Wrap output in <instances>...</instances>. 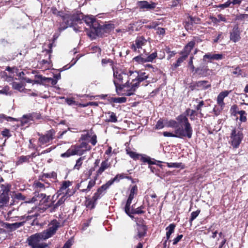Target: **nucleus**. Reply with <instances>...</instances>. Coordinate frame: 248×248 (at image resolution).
<instances>
[{"label": "nucleus", "instance_id": "1", "mask_svg": "<svg viewBox=\"0 0 248 248\" xmlns=\"http://www.w3.org/2000/svg\"><path fill=\"white\" fill-rule=\"evenodd\" d=\"M130 78L127 80L124 87L127 88L126 93L124 94L126 96H130L134 94L135 92L138 88L139 84L141 81L148 78V75L145 72H130Z\"/></svg>", "mask_w": 248, "mask_h": 248}, {"label": "nucleus", "instance_id": "2", "mask_svg": "<svg viewBox=\"0 0 248 248\" xmlns=\"http://www.w3.org/2000/svg\"><path fill=\"white\" fill-rule=\"evenodd\" d=\"M176 120L181 125V127L177 128L175 130V133L177 134L178 138L186 137L189 139L191 138L193 130L186 116L182 114L177 117Z\"/></svg>", "mask_w": 248, "mask_h": 248}, {"label": "nucleus", "instance_id": "3", "mask_svg": "<svg viewBox=\"0 0 248 248\" xmlns=\"http://www.w3.org/2000/svg\"><path fill=\"white\" fill-rule=\"evenodd\" d=\"M45 185L40 182H34L33 187L35 190L34 195L31 199H29L25 201L26 203H34L39 201L40 202H45L47 201L48 197L46 198V195L43 193H39L40 191H43L46 188H48L49 184L46 183Z\"/></svg>", "mask_w": 248, "mask_h": 248}, {"label": "nucleus", "instance_id": "4", "mask_svg": "<svg viewBox=\"0 0 248 248\" xmlns=\"http://www.w3.org/2000/svg\"><path fill=\"white\" fill-rule=\"evenodd\" d=\"M91 149V146L86 142H82L79 145H72L67 151L62 154V157H69L74 155H81Z\"/></svg>", "mask_w": 248, "mask_h": 248}, {"label": "nucleus", "instance_id": "5", "mask_svg": "<svg viewBox=\"0 0 248 248\" xmlns=\"http://www.w3.org/2000/svg\"><path fill=\"white\" fill-rule=\"evenodd\" d=\"M113 75L114 77L113 82L115 85L116 88L117 89L119 88L121 90H124V91L126 93L127 88L124 87V85L127 80L129 81L130 75H128L121 71H114Z\"/></svg>", "mask_w": 248, "mask_h": 248}, {"label": "nucleus", "instance_id": "6", "mask_svg": "<svg viewBox=\"0 0 248 248\" xmlns=\"http://www.w3.org/2000/svg\"><path fill=\"white\" fill-rule=\"evenodd\" d=\"M63 21L65 24V26L63 27H60L59 28L60 31H63L66 29L68 27L73 26L76 22L78 21L80 18L78 15L75 12L69 13L68 12L64 13V15H60Z\"/></svg>", "mask_w": 248, "mask_h": 248}, {"label": "nucleus", "instance_id": "7", "mask_svg": "<svg viewBox=\"0 0 248 248\" xmlns=\"http://www.w3.org/2000/svg\"><path fill=\"white\" fill-rule=\"evenodd\" d=\"M243 138L242 131L237 129H233L230 134L229 143L233 148H238Z\"/></svg>", "mask_w": 248, "mask_h": 248}, {"label": "nucleus", "instance_id": "8", "mask_svg": "<svg viewBox=\"0 0 248 248\" xmlns=\"http://www.w3.org/2000/svg\"><path fill=\"white\" fill-rule=\"evenodd\" d=\"M231 91H224L221 92L217 95V105H216L213 109V111L216 115H218L225 107L224 99L228 96L231 93Z\"/></svg>", "mask_w": 248, "mask_h": 248}, {"label": "nucleus", "instance_id": "9", "mask_svg": "<svg viewBox=\"0 0 248 248\" xmlns=\"http://www.w3.org/2000/svg\"><path fill=\"white\" fill-rule=\"evenodd\" d=\"M60 226V224L57 220H52L49 224L48 228L40 233L43 239L46 240L51 237L55 233Z\"/></svg>", "mask_w": 248, "mask_h": 248}, {"label": "nucleus", "instance_id": "10", "mask_svg": "<svg viewBox=\"0 0 248 248\" xmlns=\"http://www.w3.org/2000/svg\"><path fill=\"white\" fill-rule=\"evenodd\" d=\"M55 132L53 129H51L46 133L45 135H41L38 139L40 145L49 144L54 139Z\"/></svg>", "mask_w": 248, "mask_h": 248}, {"label": "nucleus", "instance_id": "11", "mask_svg": "<svg viewBox=\"0 0 248 248\" xmlns=\"http://www.w3.org/2000/svg\"><path fill=\"white\" fill-rule=\"evenodd\" d=\"M147 40L143 36L137 37L135 41V43L131 46V49L135 52L140 53V49L146 45Z\"/></svg>", "mask_w": 248, "mask_h": 248}, {"label": "nucleus", "instance_id": "12", "mask_svg": "<svg viewBox=\"0 0 248 248\" xmlns=\"http://www.w3.org/2000/svg\"><path fill=\"white\" fill-rule=\"evenodd\" d=\"M157 4L151 1H139L137 2L138 7L142 11H147L154 9Z\"/></svg>", "mask_w": 248, "mask_h": 248}, {"label": "nucleus", "instance_id": "13", "mask_svg": "<svg viewBox=\"0 0 248 248\" xmlns=\"http://www.w3.org/2000/svg\"><path fill=\"white\" fill-rule=\"evenodd\" d=\"M71 185L72 183L69 181H64L62 182L60 189L57 192V197H59L61 195H65L70 196L72 195V193L69 189L68 187Z\"/></svg>", "mask_w": 248, "mask_h": 248}, {"label": "nucleus", "instance_id": "14", "mask_svg": "<svg viewBox=\"0 0 248 248\" xmlns=\"http://www.w3.org/2000/svg\"><path fill=\"white\" fill-rule=\"evenodd\" d=\"M43 240L40 233L32 235L28 239L29 244L32 246V248L39 245V242Z\"/></svg>", "mask_w": 248, "mask_h": 248}, {"label": "nucleus", "instance_id": "15", "mask_svg": "<svg viewBox=\"0 0 248 248\" xmlns=\"http://www.w3.org/2000/svg\"><path fill=\"white\" fill-rule=\"evenodd\" d=\"M83 19L89 27H92L95 31H97V27L96 26H98V25L95 19L93 16H86L84 17Z\"/></svg>", "mask_w": 248, "mask_h": 248}, {"label": "nucleus", "instance_id": "16", "mask_svg": "<svg viewBox=\"0 0 248 248\" xmlns=\"http://www.w3.org/2000/svg\"><path fill=\"white\" fill-rule=\"evenodd\" d=\"M110 167L111 164L108 162V159L103 161L101 163L98 170L96 172V176H99L101 175L105 170L110 168Z\"/></svg>", "mask_w": 248, "mask_h": 248}, {"label": "nucleus", "instance_id": "17", "mask_svg": "<svg viewBox=\"0 0 248 248\" xmlns=\"http://www.w3.org/2000/svg\"><path fill=\"white\" fill-rule=\"evenodd\" d=\"M241 39L240 32L238 26H235L230 33V40L235 43Z\"/></svg>", "mask_w": 248, "mask_h": 248}, {"label": "nucleus", "instance_id": "18", "mask_svg": "<svg viewBox=\"0 0 248 248\" xmlns=\"http://www.w3.org/2000/svg\"><path fill=\"white\" fill-rule=\"evenodd\" d=\"M195 72L202 76L205 77L210 75L212 71L208 68L207 66L203 65L195 69Z\"/></svg>", "mask_w": 248, "mask_h": 248}, {"label": "nucleus", "instance_id": "19", "mask_svg": "<svg viewBox=\"0 0 248 248\" xmlns=\"http://www.w3.org/2000/svg\"><path fill=\"white\" fill-rule=\"evenodd\" d=\"M223 58V56L221 54H212L207 53L203 56V61L205 62L206 59L210 60H221Z\"/></svg>", "mask_w": 248, "mask_h": 248}, {"label": "nucleus", "instance_id": "20", "mask_svg": "<svg viewBox=\"0 0 248 248\" xmlns=\"http://www.w3.org/2000/svg\"><path fill=\"white\" fill-rule=\"evenodd\" d=\"M195 44L194 41H191L189 42L184 47V50L182 51V55L186 56L187 57L191 49L193 48Z\"/></svg>", "mask_w": 248, "mask_h": 248}, {"label": "nucleus", "instance_id": "21", "mask_svg": "<svg viewBox=\"0 0 248 248\" xmlns=\"http://www.w3.org/2000/svg\"><path fill=\"white\" fill-rule=\"evenodd\" d=\"M123 178L122 176L117 175L113 179L111 182L109 181L107 184L102 186L98 190L99 192H101L102 193L106 190L108 187L112 184V183L116 181H119L120 179Z\"/></svg>", "mask_w": 248, "mask_h": 248}, {"label": "nucleus", "instance_id": "22", "mask_svg": "<svg viewBox=\"0 0 248 248\" xmlns=\"http://www.w3.org/2000/svg\"><path fill=\"white\" fill-rule=\"evenodd\" d=\"M9 191V189L6 188L4 190V192L0 195V203L3 204L8 202L9 200V197L8 196Z\"/></svg>", "mask_w": 248, "mask_h": 248}, {"label": "nucleus", "instance_id": "23", "mask_svg": "<svg viewBox=\"0 0 248 248\" xmlns=\"http://www.w3.org/2000/svg\"><path fill=\"white\" fill-rule=\"evenodd\" d=\"M200 22V19L198 17H193L189 16L188 18V21L186 22L185 25V28L186 29H191L193 24H199Z\"/></svg>", "mask_w": 248, "mask_h": 248}, {"label": "nucleus", "instance_id": "24", "mask_svg": "<svg viewBox=\"0 0 248 248\" xmlns=\"http://www.w3.org/2000/svg\"><path fill=\"white\" fill-rule=\"evenodd\" d=\"M34 156V154H32L31 155H26V156H21L19 157L18 160L16 162V165H20L24 163L29 162V159L31 158H32Z\"/></svg>", "mask_w": 248, "mask_h": 248}, {"label": "nucleus", "instance_id": "25", "mask_svg": "<svg viewBox=\"0 0 248 248\" xmlns=\"http://www.w3.org/2000/svg\"><path fill=\"white\" fill-rule=\"evenodd\" d=\"M195 86L201 89H206L211 87V84H209L207 81L202 80L196 82Z\"/></svg>", "mask_w": 248, "mask_h": 248}, {"label": "nucleus", "instance_id": "26", "mask_svg": "<svg viewBox=\"0 0 248 248\" xmlns=\"http://www.w3.org/2000/svg\"><path fill=\"white\" fill-rule=\"evenodd\" d=\"M137 230L138 236L139 238H141L145 235L146 233L147 228L145 225H138Z\"/></svg>", "mask_w": 248, "mask_h": 248}, {"label": "nucleus", "instance_id": "27", "mask_svg": "<svg viewBox=\"0 0 248 248\" xmlns=\"http://www.w3.org/2000/svg\"><path fill=\"white\" fill-rule=\"evenodd\" d=\"M175 225L174 224H170L166 229V239L168 240L170 238V235L174 232Z\"/></svg>", "mask_w": 248, "mask_h": 248}, {"label": "nucleus", "instance_id": "28", "mask_svg": "<svg viewBox=\"0 0 248 248\" xmlns=\"http://www.w3.org/2000/svg\"><path fill=\"white\" fill-rule=\"evenodd\" d=\"M37 78H40L41 81H44V82H49V81H51V85H55L57 84V80H55L53 78H46L43 77V76L39 75L38 76H36Z\"/></svg>", "mask_w": 248, "mask_h": 248}, {"label": "nucleus", "instance_id": "29", "mask_svg": "<svg viewBox=\"0 0 248 248\" xmlns=\"http://www.w3.org/2000/svg\"><path fill=\"white\" fill-rule=\"evenodd\" d=\"M32 121V118L31 115H24L21 118V124L23 125Z\"/></svg>", "mask_w": 248, "mask_h": 248}, {"label": "nucleus", "instance_id": "30", "mask_svg": "<svg viewBox=\"0 0 248 248\" xmlns=\"http://www.w3.org/2000/svg\"><path fill=\"white\" fill-rule=\"evenodd\" d=\"M61 197L60 198L58 202L54 205V208H57L58 206H60L62 204H63L66 199L69 197V196L65 195H61Z\"/></svg>", "mask_w": 248, "mask_h": 248}, {"label": "nucleus", "instance_id": "31", "mask_svg": "<svg viewBox=\"0 0 248 248\" xmlns=\"http://www.w3.org/2000/svg\"><path fill=\"white\" fill-rule=\"evenodd\" d=\"M185 115V114H184ZM197 114L195 110L190 109L189 108H188L185 111V116H190V119L194 120L195 118V116H197Z\"/></svg>", "mask_w": 248, "mask_h": 248}, {"label": "nucleus", "instance_id": "32", "mask_svg": "<svg viewBox=\"0 0 248 248\" xmlns=\"http://www.w3.org/2000/svg\"><path fill=\"white\" fill-rule=\"evenodd\" d=\"M15 210H11V211H9L8 212L7 215L5 216V218L6 220H8V221H10L11 220V221H14V220H16V218H18V217L17 216H12V213Z\"/></svg>", "mask_w": 248, "mask_h": 248}, {"label": "nucleus", "instance_id": "33", "mask_svg": "<svg viewBox=\"0 0 248 248\" xmlns=\"http://www.w3.org/2000/svg\"><path fill=\"white\" fill-rule=\"evenodd\" d=\"M126 152L127 154H128L131 158H133L134 159H138L139 156L140 155L131 151L129 148L126 149Z\"/></svg>", "mask_w": 248, "mask_h": 248}, {"label": "nucleus", "instance_id": "34", "mask_svg": "<svg viewBox=\"0 0 248 248\" xmlns=\"http://www.w3.org/2000/svg\"><path fill=\"white\" fill-rule=\"evenodd\" d=\"M95 180H90L89 182L87 188L81 189L80 190L83 192L89 191L91 190V189L95 185Z\"/></svg>", "mask_w": 248, "mask_h": 248}, {"label": "nucleus", "instance_id": "35", "mask_svg": "<svg viewBox=\"0 0 248 248\" xmlns=\"http://www.w3.org/2000/svg\"><path fill=\"white\" fill-rule=\"evenodd\" d=\"M108 121L112 123H116L117 121V118L115 114L113 112H108Z\"/></svg>", "mask_w": 248, "mask_h": 248}, {"label": "nucleus", "instance_id": "36", "mask_svg": "<svg viewBox=\"0 0 248 248\" xmlns=\"http://www.w3.org/2000/svg\"><path fill=\"white\" fill-rule=\"evenodd\" d=\"M13 89L21 92L23 88V84L20 82H14L12 83Z\"/></svg>", "mask_w": 248, "mask_h": 248}, {"label": "nucleus", "instance_id": "37", "mask_svg": "<svg viewBox=\"0 0 248 248\" xmlns=\"http://www.w3.org/2000/svg\"><path fill=\"white\" fill-rule=\"evenodd\" d=\"M240 115L239 120L241 122H246L247 121L246 112L244 110L238 111L236 112Z\"/></svg>", "mask_w": 248, "mask_h": 248}, {"label": "nucleus", "instance_id": "38", "mask_svg": "<svg viewBox=\"0 0 248 248\" xmlns=\"http://www.w3.org/2000/svg\"><path fill=\"white\" fill-rule=\"evenodd\" d=\"M165 126L169 127L176 128L178 126V123L174 120H170L165 123Z\"/></svg>", "mask_w": 248, "mask_h": 248}, {"label": "nucleus", "instance_id": "39", "mask_svg": "<svg viewBox=\"0 0 248 248\" xmlns=\"http://www.w3.org/2000/svg\"><path fill=\"white\" fill-rule=\"evenodd\" d=\"M84 159V157H80L76 161V165L74 166V169L79 170L82 164V161Z\"/></svg>", "mask_w": 248, "mask_h": 248}, {"label": "nucleus", "instance_id": "40", "mask_svg": "<svg viewBox=\"0 0 248 248\" xmlns=\"http://www.w3.org/2000/svg\"><path fill=\"white\" fill-rule=\"evenodd\" d=\"M204 102L203 101H201L198 102V104L195 107V108L197 111L199 112V113L200 115L202 117L203 114L202 113L201 110H202V108L204 106Z\"/></svg>", "mask_w": 248, "mask_h": 248}, {"label": "nucleus", "instance_id": "41", "mask_svg": "<svg viewBox=\"0 0 248 248\" xmlns=\"http://www.w3.org/2000/svg\"><path fill=\"white\" fill-rule=\"evenodd\" d=\"M112 100L114 103H122L126 102V98L124 97H114L112 98Z\"/></svg>", "mask_w": 248, "mask_h": 248}, {"label": "nucleus", "instance_id": "42", "mask_svg": "<svg viewBox=\"0 0 248 248\" xmlns=\"http://www.w3.org/2000/svg\"><path fill=\"white\" fill-rule=\"evenodd\" d=\"M156 57V52L152 53L146 58V62H152Z\"/></svg>", "mask_w": 248, "mask_h": 248}, {"label": "nucleus", "instance_id": "43", "mask_svg": "<svg viewBox=\"0 0 248 248\" xmlns=\"http://www.w3.org/2000/svg\"><path fill=\"white\" fill-rule=\"evenodd\" d=\"M200 213V210H197L196 211L192 212L191 213L190 218L189 220V221L191 224L192 223V222L193 221V220H194L198 216Z\"/></svg>", "mask_w": 248, "mask_h": 248}, {"label": "nucleus", "instance_id": "44", "mask_svg": "<svg viewBox=\"0 0 248 248\" xmlns=\"http://www.w3.org/2000/svg\"><path fill=\"white\" fill-rule=\"evenodd\" d=\"M137 187L136 186H133L130 189V192L128 197L133 199L134 196L137 193Z\"/></svg>", "mask_w": 248, "mask_h": 248}, {"label": "nucleus", "instance_id": "45", "mask_svg": "<svg viewBox=\"0 0 248 248\" xmlns=\"http://www.w3.org/2000/svg\"><path fill=\"white\" fill-rule=\"evenodd\" d=\"M96 202H94L93 199L86 201V205L87 207L93 209L94 207Z\"/></svg>", "mask_w": 248, "mask_h": 248}, {"label": "nucleus", "instance_id": "46", "mask_svg": "<svg viewBox=\"0 0 248 248\" xmlns=\"http://www.w3.org/2000/svg\"><path fill=\"white\" fill-rule=\"evenodd\" d=\"M159 25L158 22L153 21L151 22L149 25H146L145 28L148 29H155Z\"/></svg>", "mask_w": 248, "mask_h": 248}, {"label": "nucleus", "instance_id": "47", "mask_svg": "<svg viewBox=\"0 0 248 248\" xmlns=\"http://www.w3.org/2000/svg\"><path fill=\"white\" fill-rule=\"evenodd\" d=\"M140 160L143 162H147L150 165L154 164V162L151 161V158L149 157L141 156Z\"/></svg>", "mask_w": 248, "mask_h": 248}, {"label": "nucleus", "instance_id": "48", "mask_svg": "<svg viewBox=\"0 0 248 248\" xmlns=\"http://www.w3.org/2000/svg\"><path fill=\"white\" fill-rule=\"evenodd\" d=\"M186 56H184V55H182V56L180 57L177 61L176 63L175 64L174 66L175 67H177L179 66L180 64L186 60Z\"/></svg>", "mask_w": 248, "mask_h": 248}, {"label": "nucleus", "instance_id": "49", "mask_svg": "<svg viewBox=\"0 0 248 248\" xmlns=\"http://www.w3.org/2000/svg\"><path fill=\"white\" fill-rule=\"evenodd\" d=\"M93 135L91 131L88 132L86 134L82 135L81 139L82 140H88L89 138H91Z\"/></svg>", "mask_w": 248, "mask_h": 248}, {"label": "nucleus", "instance_id": "50", "mask_svg": "<svg viewBox=\"0 0 248 248\" xmlns=\"http://www.w3.org/2000/svg\"><path fill=\"white\" fill-rule=\"evenodd\" d=\"M102 193L101 192H99V190H97V191L94 194V195L92 198L94 202H96L97 200L102 196Z\"/></svg>", "mask_w": 248, "mask_h": 248}, {"label": "nucleus", "instance_id": "51", "mask_svg": "<svg viewBox=\"0 0 248 248\" xmlns=\"http://www.w3.org/2000/svg\"><path fill=\"white\" fill-rule=\"evenodd\" d=\"M66 102L67 103V104H68L69 105H76V106H79V105L80 104H78V103H77L74 100L73 98H67L66 99Z\"/></svg>", "mask_w": 248, "mask_h": 248}, {"label": "nucleus", "instance_id": "52", "mask_svg": "<svg viewBox=\"0 0 248 248\" xmlns=\"http://www.w3.org/2000/svg\"><path fill=\"white\" fill-rule=\"evenodd\" d=\"M193 56L190 57V60L188 62V67L192 72H194V71H195V69H196L195 68L193 64Z\"/></svg>", "mask_w": 248, "mask_h": 248}, {"label": "nucleus", "instance_id": "53", "mask_svg": "<svg viewBox=\"0 0 248 248\" xmlns=\"http://www.w3.org/2000/svg\"><path fill=\"white\" fill-rule=\"evenodd\" d=\"M134 60L139 63H144L146 62V59L141 57L140 56L135 57Z\"/></svg>", "mask_w": 248, "mask_h": 248}, {"label": "nucleus", "instance_id": "54", "mask_svg": "<svg viewBox=\"0 0 248 248\" xmlns=\"http://www.w3.org/2000/svg\"><path fill=\"white\" fill-rule=\"evenodd\" d=\"M51 11L53 14L57 15V16H60V15H64V14L62 12L58 11L55 7H52L51 9Z\"/></svg>", "mask_w": 248, "mask_h": 248}, {"label": "nucleus", "instance_id": "55", "mask_svg": "<svg viewBox=\"0 0 248 248\" xmlns=\"http://www.w3.org/2000/svg\"><path fill=\"white\" fill-rule=\"evenodd\" d=\"M163 135L165 137H176L178 138L177 134L174 132V134L169 132H164Z\"/></svg>", "mask_w": 248, "mask_h": 248}, {"label": "nucleus", "instance_id": "56", "mask_svg": "<svg viewBox=\"0 0 248 248\" xmlns=\"http://www.w3.org/2000/svg\"><path fill=\"white\" fill-rule=\"evenodd\" d=\"M24 224V222H17L13 224H7V226H12L15 228H18Z\"/></svg>", "mask_w": 248, "mask_h": 248}, {"label": "nucleus", "instance_id": "57", "mask_svg": "<svg viewBox=\"0 0 248 248\" xmlns=\"http://www.w3.org/2000/svg\"><path fill=\"white\" fill-rule=\"evenodd\" d=\"M9 87L8 86H5L3 89L0 90V94L5 95L9 94Z\"/></svg>", "mask_w": 248, "mask_h": 248}, {"label": "nucleus", "instance_id": "58", "mask_svg": "<svg viewBox=\"0 0 248 248\" xmlns=\"http://www.w3.org/2000/svg\"><path fill=\"white\" fill-rule=\"evenodd\" d=\"M89 105L97 106H98V103L96 102H90L85 104H80L79 105V106L81 107H86Z\"/></svg>", "mask_w": 248, "mask_h": 248}, {"label": "nucleus", "instance_id": "59", "mask_svg": "<svg viewBox=\"0 0 248 248\" xmlns=\"http://www.w3.org/2000/svg\"><path fill=\"white\" fill-rule=\"evenodd\" d=\"M165 126V124L164 125L163 124V121L159 120L157 122L156 124L155 125V128L156 129H162L164 127V126Z\"/></svg>", "mask_w": 248, "mask_h": 248}, {"label": "nucleus", "instance_id": "60", "mask_svg": "<svg viewBox=\"0 0 248 248\" xmlns=\"http://www.w3.org/2000/svg\"><path fill=\"white\" fill-rule=\"evenodd\" d=\"M231 3H232L231 1L230 0H229L227 1H226L225 3L219 5L218 7L221 8H227V7H228Z\"/></svg>", "mask_w": 248, "mask_h": 248}, {"label": "nucleus", "instance_id": "61", "mask_svg": "<svg viewBox=\"0 0 248 248\" xmlns=\"http://www.w3.org/2000/svg\"><path fill=\"white\" fill-rule=\"evenodd\" d=\"M167 166L169 168H179L180 165L177 163H167Z\"/></svg>", "mask_w": 248, "mask_h": 248}, {"label": "nucleus", "instance_id": "62", "mask_svg": "<svg viewBox=\"0 0 248 248\" xmlns=\"http://www.w3.org/2000/svg\"><path fill=\"white\" fill-rule=\"evenodd\" d=\"M183 235L182 234H180V235H178L175 238H174L173 240V245H176L177 244L178 242H179L181 239L183 238Z\"/></svg>", "mask_w": 248, "mask_h": 248}, {"label": "nucleus", "instance_id": "63", "mask_svg": "<svg viewBox=\"0 0 248 248\" xmlns=\"http://www.w3.org/2000/svg\"><path fill=\"white\" fill-rule=\"evenodd\" d=\"M248 17V14H240L239 15H237L236 16V18L238 20H243L246 18Z\"/></svg>", "mask_w": 248, "mask_h": 248}, {"label": "nucleus", "instance_id": "64", "mask_svg": "<svg viewBox=\"0 0 248 248\" xmlns=\"http://www.w3.org/2000/svg\"><path fill=\"white\" fill-rule=\"evenodd\" d=\"M72 240H69L65 243V244H64V245L63 246L62 248H70L71 247V246H72Z\"/></svg>", "mask_w": 248, "mask_h": 248}]
</instances>
